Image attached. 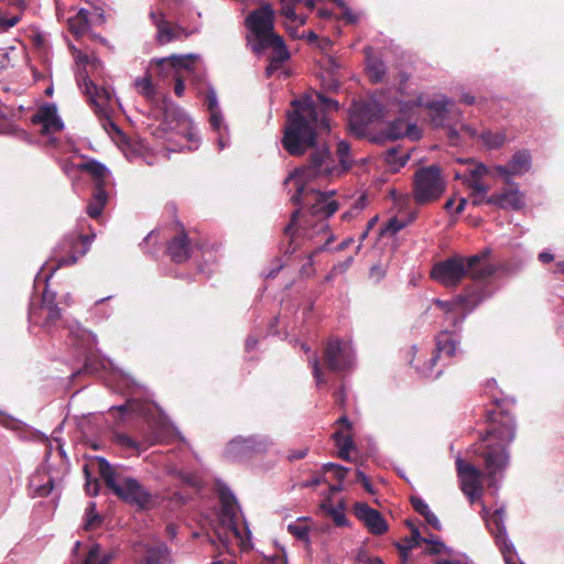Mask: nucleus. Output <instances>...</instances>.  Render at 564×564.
<instances>
[{"label": "nucleus", "mask_w": 564, "mask_h": 564, "mask_svg": "<svg viewBox=\"0 0 564 564\" xmlns=\"http://www.w3.org/2000/svg\"><path fill=\"white\" fill-rule=\"evenodd\" d=\"M291 107L286 113L282 145L292 156H302L310 149L313 151L306 162L285 178L284 185L310 184L316 180L330 181L339 176L340 169L329 148H316L317 133L330 131L328 115L338 111V101L316 91L314 96L293 100Z\"/></svg>", "instance_id": "f257e3e1"}, {"label": "nucleus", "mask_w": 564, "mask_h": 564, "mask_svg": "<svg viewBox=\"0 0 564 564\" xmlns=\"http://www.w3.org/2000/svg\"><path fill=\"white\" fill-rule=\"evenodd\" d=\"M486 417L491 426L474 444V453L481 460L482 469L460 457L455 460L459 488L471 505L484 496V479H487L489 489L497 491L498 482L509 465L507 446L516 436L514 420L509 412L487 411Z\"/></svg>", "instance_id": "f03ea898"}, {"label": "nucleus", "mask_w": 564, "mask_h": 564, "mask_svg": "<svg viewBox=\"0 0 564 564\" xmlns=\"http://www.w3.org/2000/svg\"><path fill=\"white\" fill-rule=\"evenodd\" d=\"M335 191L321 192L310 184L295 185L291 202L301 208L292 213L290 223L284 228V235L289 238L285 253H294L305 240L314 241L316 247L308 252V258L312 259L333 241L327 219L339 209V204L333 199Z\"/></svg>", "instance_id": "7ed1b4c3"}, {"label": "nucleus", "mask_w": 564, "mask_h": 564, "mask_svg": "<svg viewBox=\"0 0 564 564\" xmlns=\"http://www.w3.org/2000/svg\"><path fill=\"white\" fill-rule=\"evenodd\" d=\"M100 478L106 487L121 501L148 510L152 506V494L135 478L126 474L122 465H111L104 457H96Z\"/></svg>", "instance_id": "20e7f679"}, {"label": "nucleus", "mask_w": 564, "mask_h": 564, "mask_svg": "<svg viewBox=\"0 0 564 564\" xmlns=\"http://www.w3.org/2000/svg\"><path fill=\"white\" fill-rule=\"evenodd\" d=\"M245 26L250 32L247 36L251 51L262 47L269 40L278 35L274 31V11L269 3L252 10L245 19Z\"/></svg>", "instance_id": "39448f33"}, {"label": "nucleus", "mask_w": 564, "mask_h": 564, "mask_svg": "<svg viewBox=\"0 0 564 564\" xmlns=\"http://www.w3.org/2000/svg\"><path fill=\"white\" fill-rule=\"evenodd\" d=\"M445 191V181L437 165L419 169L413 176L412 195L419 205L437 200Z\"/></svg>", "instance_id": "423d86ee"}, {"label": "nucleus", "mask_w": 564, "mask_h": 564, "mask_svg": "<svg viewBox=\"0 0 564 564\" xmlns=\"http://www.w3.org/2000/svg\"><path fill=\"white\" fill-rule=\"evenodd\" d=\"M406 109L414 107H424L430 123L434 128H445L448 122L459 121L463 117L462 111L455 106V102L445 96L425 100L423 95H419L414 100L405 104Z\"/></svg>", "instance_id": "0eeeda50"}, {"label": "nucleus", "mask_w": 564, "mask_h": 564, "mask_svg": "<svg viewBox=\"0 0 564 564\" xmlns=\"http://www.w3.org/2000/svg\"><path fill=\"white\" fill-rule=\"evenodd\" d=\"M95 238V235L83 234H68L66 235L55 251V265H52L51 271L72 265L78 261L79 258L85 256Z\"/></svg>", "instance_id": "6e6552de"}, {"label": "nucleus", "mask_w": 564, "mask_h": 564, "mask_svg": "<svg viewBox=\"0 0 564 564\" xmlns=\"http://www.w3.org/2000/svg\"><path fill=\"white\" fill-rule=\"evenodd\" d=\"M466 276L465 258L458 254L434 263L431 269V278L445 288L458 286Z\"/></svg>", "instance_id": "1a4fd4ad"}, {"label": "nucleus", "mask_w": 564, "mask_h": 564, "mask_svg": "<svg viewBox=\"0 0 564 564\" xmlns=\"http://www.w3.org/2000/svg\"><path fill=\"white\" fill-rule=\"evenodd\" d=\"M154 64L162 72L167 67L171 68L174 76L185 77L195 83L200 80V75L198 74L199 56L196 54L171 55L156 59Z\"/></svg>", "instance_id": "9d476101"}, {"label": "nucleus", "mask_w": 564, "mask_h": 564, "mask_svg": "<svg viewBox=\"0 0 564 564\" xmlns=\"http://www.w3.org/2000/svg\"><path fill=\"white\" fill-rule=\"evenodd\" d=\"M323 359L329 370L339 372L349 368L351 356L349 347L339 338H330L323 351Z\"/></svg>", "instance_id": "9b49d317"}, {"label": "nucleus", "mask_w": 564, "mask_h": 564, "mask_svg": "<svg viewBox=\"0 0 564 564\" xmlns=\"http://www.w3.org/2000/svg\"><path fill=\"white\" fill-rule=\"evenodd\" d=\"M176 234L167 241L166 253L175 263H184L191 258V242L184 225L181 221L175 223Z\"/></svg>", "instance_id": "f8f14e48"}, {"label": "nucleus", "mask_w": 564, "mask_h": 564, "mask_svg": "<svg viewBox=\"0 0 564 564\" xmlns=\"http://www.w3.org/2000/svg\"><path fill=\"white\" fill-rule=\"evenodd\" d=\"M354 513L373 535H382L389 529L383 516L365 502H357L354 506Z\"/></svg>", "instance_id": "ddd939ff"}, {"label": "nucleus", "mask_w": 564, "mask_h": 564, "mask_svg": "<svg viewBox=\"0 0 564 564\" xmlns=\"http://www.w3.org/2000/svg\"><path fill=\"white\" fill-rule=\"evenodd\" d=\"M490 294L487 290V284L471 283L464 289L462 294L456 296V303H458L462 314H468L489 297Z\"/></svg>", "instance_id": "4468645a"}, {"label": "nucleus", "mask_w": 564, "mask_h": 564, "mask_svg": "<svg viewBox=\"0 0 564 564\" xmlns=\"http://www.w3.org/2000/svg\"><path fill=\"white\" fill-rule=\"evenodd\" d=\"M31 122L42 126L41 132L43 134L59 132L64 128L63 121L57 116V109L54 104L41 106L31 117Z\"/></svg>", "instance_id": "2eb2a0df"}, {"label": "nucleus", "mask_w": 564, "mask_h": 564, "mask_svg": "<svg viewBox=\"0 0 564 564\" xmlns=\"http://www.w3.org/2000/svg\"><path fill=\"white\" fill-rule=\"evenodd\" d=\"M219 499L221 505L223 524L234 534L235 538H240L237 523V500L234 494L229 490H221Z\"/></svg>", "instance_id": "dca6fc26"}, {"label": "nucleus", "mask_w": 564, "mask_h": 564, "mask_svg": "<svg viewBox=\"0 0 564 564\" xmlns=\"http://www.w3.org/2000/svg\"><path fill=\"white\" fill-rule=\"evenodd\" d=\"M486 204L502 209H521L524 206L523 194L518 187L505 188L501 193L492 194L486 199Z\"/></svg>", "instance_id": "f3484780"}, {"label": "nucleus", "mask_w": 564, "mask_h": 564, "mask_svg": "<svg viewBox=\"0 0 564 564\" xmlns=\"http://www.w3.org/2000/svg\"><path fill=\"white\" fill-rule=\"evenodd\" d=\"M150 17L156 26V40L161 45L182 37L183 29L167 21L163 13L151 12Z\"/></svg>", "instance_id": "a211bd4d"}, {"label": "nucleus", "mask_w": 564, "mask_h": 564, "mask_svg": "<svg viewBox=\"0 0 564 564\" xmlns=\"http://www.w3.org/2000/svg\"><path fill=\"white\" fill-rule=\"evenodd\" d=\"M505 510L502 508L497 509L491 514L490 519L487 520L488 527H490L491 533L495 535L497 543L500 545V550L505 556L506 562H509L511 546L506 541V528L503 525Z\"/></svg>", "instance_id": "6ab92c4d"}, {"label": "nucleus", "mask_w": 564, "mask_h": 564, "mask_svg": "<svg viewBox=\"0 0 564 564\" xmlns=\"http://www.w3.org/2000/svg\"><path fill=\"white\" fill-rule=\"evenodd\" d=\"M268 447L265 440L257 437L235 438L230 442L229 448L236 455H250L253 453H263Z\"/></svg>", "instance_id": "aec40b11"}, {"label": "nucleus", "mask_w": 564, "mask_h": 564, "mask_svg": "<svg viewBox=\"0 0 564 564\" xmlns=\"http://www.w3.org/2000/svg\"><path fill=\"white\" fill-rule=\"evenodd\" d=\"M456 335L452 332L443 330L436 336V354L430 359V368L432 369L438 359L440 354H444L447 357L455 356L457 348Z\"/></svg>", "instance_id": "412c9836"}, {"label": "nucleus", "mask_w": 564, "mask_h": 564, "mask_svg": "<svg viewBox=\"0 0 564 564\" xmlns=\"http://www.w3.org/2000/svg\"><path fill=\"white\" fill-rule=\"evenodd\" d=\"M272 48V54L269 59L282 65L284 62L289 61L291 54L285 45V42L281 35H276L273 39L269 40L262 47H258V50L252 51L253 53L261 54L265 50Z\"/></svg>", "instance_id": "4be33fe9"}, {"label": "nucleus", "mask_w": 564, "mask_h": 564, "mask_svg": "<svg viewBox=\"0 0 564 564\" xmlns=\"http://www.w3.org/2000/svg\"><path fill=\"white\" fill-rule=\"evenodd\" d=\"M422 541H426V538L421 535L417 527H413L412 536L405 538L404 543L395 542L394 546L399 551L400 554V564H406L409 560V553L414 547H417L422 544Z\"/></svg>", "instance_id": "5701e85b"}, {"label": "nucleus", "mask_w": 564, "mask_h": 564, "mask_svg": "<svg viewBox=\"0 0 564 564\" xmlns=\"http://www.w3.org/2000/svg\"><path fill=\"white\" fill-rule=\"evenodd\" d=\"M410 502L413 509L422 517H424L429 525H431L434 530H442L441 521L436 514L430 510L429 505L422 498L412 496L410 498Z\"/></svg>", "instance_id": "b1692460"}, {"label": "nucleus", "mask_w": 564, "mask_h": 564, "mask_svg": "<svg viewBox=\"0 0 564 564\" xmlns=\"http://www.w3.org/2000/svg\"><path fill=\"white\" fill-rule=\"evenodd\" d=\"M508 163L513 175H522L531 169V154L528 150H519Z\"/></svg>", "instance_id": "393cba45"}, {"label": "nucleus", "mask_w": 564, "mask_h": 564, "mask_svg": "<svg viewBox=\"0 0 564 564\" xmlns=\"http://www.w3.org/2000/svg\"><path fill=\"white\" fill-rule=\"evenodd\" d=\"M24 9L25 3L22 0L10 4L7 11L2 13V31L14 26L21 20Z\"/></svg>", "instance_id": "a878e982"}, {"label": "nucleus", "mask_w": 564, "mask_h": 564, "mask_svg": "<svg viewBox=\"0 0 564 564\" xmlns=\"http://www.w3.org/2000/svg\"><path fill=\"white\" fill-rule=\"evenodd\" d=\"M78 170L87 172L94 178L95 184L106 183L108 171L104 164L96 160H89L87 162L80 163L78 165Z\"/></svg>", "instance_id": "bb28decb"}, {"label": "nucleus", "mask_w": 564, "mask_h": 564, "mask_svg": "<svg viewBox=\"0 0 564 564\" xmlns=\"http://www.w3.org/2000/svg\"><path fill=\"white\" fill-rule=\"evenodd\" d=\"M88 10L80 9L75 17L68 19V29L75 36H80L88 31Z\"/></svg>", "instance_id": "cd10ccee"}, {"label": "nucleus", "mask_w": 564, "mask_h": 564, "mask_svg": "<svg viewBox=\"0 0 564 564\" xmlns=\"http://www.w3.org/2000/svg\"><path fill=\"white\" fill-rule=\"evenodd\" d=\"M51 273H53L51 271ZM52 274H50L45 281L50 279ZM42 310L47 311L46 317H59L62 314V308L56 303V294L48 290L47 284L45 285V289L43 291L42 295Z\"/></svg>", "instance_id": "c85d7f7f"}, {"label": "nucleus", "mask_w": 564, "mask_h": 564, "mask_svg": "<svg viewBox=\"0 0 564 564\" xmlns=\"http://www.w3.org/2000/svg\"><path fill=\"white\" fill-rule=\"evenodd\" d=\"M411 127L406 121L398 118L387 126L384 134L389 140H398L408 135Z\"/></svg>", "instance_id": "c756f323"}, {"label": "nucleus", "mask_w": 564, "mask_h": 564, "mask_svg": "<svg viewBox=\"0 0 564 564\" xmlns=\"http://www.w3.org/2000/svg\"><path fill=\"white\" fill-rule=\"evenodd\" d=\"M135 87L138 91L149 101H154L156 99V88L152 83L151 76L145 74L141 78L135 79Z\"/></svg>", "instance_id": "7c9ffc66"}, {"label": "nucleus", "mask_w": 564, "mask_h": 564, "mask_svg": "<svg viewBox=\"0 0 564 564\" xmlns=\"http://www.w3.org/2000/svg\"><path fill=\"white\" fill-rule=\"evenodd\" d=\"M367 74L373 84L382 83L386 77V66L381 59L371 58L367 64Z\"/></svg>", "instance_id": "2f4dec72"}, {"label": "nucleus", "mask_w": 564, "mask_h": 564, "mask_svg": "<svg viewBox=\"0 0 564 564\" xmlns=\"http://www.w3.org/2000/svg\"><path fill=\"white\" fill-rule=\"evenodd\" d=\"M167 553V546L164 544H160L158 546H150L145 550L143 561L145 564H162Z\"/></svg>", "instance_id": "473e14b6"}, {"label": "nucleus", "mask_w": 564, "mask_h": 564, "mask_svg": "<svg viewBox=\"0 0 564 564\" xmlns=\"http://www.w3.org/2000/svg\"><path fill=\"white\" fill-rule=\"evenodd\" d=\"M336 154L339 159L338 169H340V175L345 173L350 166V144L347 141H339L337 143Z\"/></svg>", "instance_id": "72a5a7b5"}, {"label": "nucleus", "mask_w": 564, "mask_h": 564, "mask_svg": "<svg viewBox=\"0 0 564 564\" xmlns=\"http://www.w3.org/2000/svg\"><path fill=\"white\" fill-rule=\"evenodd\" d=\"M481 139L488 149H499L505 144L507 135L505 132L487 130L481 133Z\"/></svg>", "instance_id": "f704fd0d"}, {"label": "nucleus", "mask_w": 564, "mask_h": 564, "mask_svg": "<svg viewBox=\"0 0 564 564\" xmlns=\"http://www.w3.org/2000/svg\"><path fill=\"white\" fill-rule=\"evenodd\" d=\"M288 532L297 540L302 541L306 547L311 545V539L308 535L310 529L306 524L300 522V520L294 523H290L288 525Z\"/></svg>", "instance_id": "c9c22d12"}, {"label": "nucleus", "mask_w": 564, "mask_h": 564, "mask_svg": "<svg viewBox=\"0 0 564 564\" xmlns=\"http://www.w3.org/2000/svg\"><path fill=\"white\" fill-rule=\"evenodd\" d=\"M96 502H89L85 512L84 529L86 531L94 530L102 523V518L96 511Z\"/></svg>", "instance_id": "e433bc0d"}, {"label": "nucleus", "mask_w": 564, "mask_h": 564, "mask_svg": "<svg viewBox=\"0 0 564 564\" xmlns=\"http://www.w3.org/2000/svg\"><path fill=\"white\" fill-rule=\"evenodd\" d=\"M495 273L496 267L490 263H486L474 270L469 278L473 280V283L485 284V281L491 278Z\"/></svg>", "instance_id": "4c0bfd02"}, {"label": "nucleus", "mask_w": 564, "mask_h": 564, "mask_svg": "<svg viewBox=\"0 0 564 564\" xmlns=\"http://www.w3.org/2000/svg\"><path fill=\"white\" fill-rule=\"evenodd\" d=\"M384 160L389 165H393L398 169L406 164L409 161V154H399V150L397 148H391L386 152Z\"/></svg>", "instance_id": "58836bf2"}, {"label": "nucleus", "mask_w": 564, "mask_h": 564, "mask_svg": "<svg viewBox=\"0 0 564 564\" xmlns=\"http://www.w3.org/2000/svg\"><path fill=\"white\" fill-rule=\"evenodd\" d=\"M422 543L427 544L425 553L430 555H438L441 553H449L451 551L441 540H434L433 538H426V541Z\"/></svg>", "instance_id": "ea45409f"}, {"label": "nucleus", "mask_w": 564, "mask_h": 564, "mask_svg": "<svg viewBox=\"0 0 564 564\" xmlns=\"http://www.w3.org/2000/svg\"><path fill=\"white\" fill-rule=\"evenodd\" d=\"M84 473L86 476L85 490L89 496H97L99 492V481L97 478L91 479L88 465L84 466Z\"/></svg>", "instance_id": "a19ab883"}, {"label": "nucleus", "mask_w": 564, "mask_h": 564, "mask_svg": "<svg viewBox=\"0 0 564 564\" xmlns=\"http://www.w3.org/2000/svg\"><path fill=\"white\" fill-rule=\"evenodd\" d=\"M281 2V14L292 22H296L297 14L295 13L294 2L290 0H280Z\"/></svg>", "instance_id": "79ce46f5"}, {"label": "nucleus", "mask_w": 564, "mask_h": 564, "mask_svg": "<svg viewBox=\"0 0 564 564\" xmlns=\"http://www.w3.org/2000/svg\"><path fill=\"white\" fill-rule=\"evenodd\" d=\"M323 471H333L335 477L339 480V482H341L346 477L347 473L349 471V469L341 465L328 463L323 466Z\"/></svg>", "instance_id": "37998d69"}, {"label": "nucleus", "mask_w": 564, "mask_h": 564, "mask_svg": "<svg viewBox=\"0 0 564 564\" xmlns=\"http://www.w3.org/2000/svg\"><path fill=\"white\" fill-rule=\"evenodd\" d=\"M327 513L330 516L336 527H346L348 524V520L341 510L330 506L327 508Z\"/></svg>", "instance_id": "c03bdc74"}, {"label": "nucleus", "mask_w": 564, "mask_h": 564, "mask_svg": "<svg viewBox=\"0 0 564 564\" xmlns=\"http://www.w3.org/2000/svg\"><path fill=\"white\" fill-rule=\"evenodd\" d=\"M91 200L97 202L106 206L108 202V194L106 192V183L95 184Z\"/></svg>", "instance_id": "a18cd8bd"}, {"label": "nucleus", "mask_w": 564, "mask_h": 564, "mask_svg": "<svg viewBox=\"0 0 564 564\" xmlns=\"http://www.w3.org/2000/svg\"><path fill=\"white\" fill-rule=\"evenodd\" d=\"M84 93L88 96L90 104L98 106L96 96H100L99 88L90 79H85Z\"/></svg>", "instance_id": "49530a36"}, {"label": "nucleus", "mask_w": 564, "mask_h": 564, "mask_svg": "<svg viewBox=\"0 0 564 564\" xmlns=\"http://www.w3.org/2000/svg\"><path fill=\"white\" fill-rule=\"evenodd\" d=\"M485 252L482 254H474L465 258V265L467 269V276L471 275V272L479 267L481 259L485 257Z\"/></svg>", "instance_id": "de8ad7c7"}, {"label": "nucleus", "mask_w": 564, "mask_h": 564, "mask_svg": "<svg viewBox=\"0 0 564 564\" xmlns=\"http://www.w3.org/2000/svg\"><path fill=\"white\" fill-rule=\"evenodd\" d=\"M435 305L443 310L445 313H460L456 297L453 301L436 300Z\"/></svg>", "instance_id": "09e8293b"}, {"label": "nucleus", "mask_w": 564, "mask_h": 564, "mask_svg": "<svg viewBox=\"0 0 564 564\" xmlns=\"http://www.w3.org/2000/svg\"><path fill=\"white\" fill-rule=\"evenodd\" d=\"M404 227V224L397 218H392L388 221L386 227L381 229V235L390 234L395 235L398 231H400Z\"/></svg>", "instance_id": "8fccbe9b"}, {"label": "nucleus", "mask_w": 564, "mask_h": 564, "mask_svg": "<svg viewBox=\"0 0 564 564\" xmlns=\"http://www.w3.org/2000/svg\"><path fill=\"white\" fill-rule=\"evenodd\" d=\"M104 208H105V205H102L100 203L98 204L97 202H94V200H90L87 205L86 210H87V214L91 218L96 219L102 214Z\"/></svg>", "instance_id": "3c124183"}, {"label": "nucleus", "mask_w": 564, "mask_h": 564, "mask_svg": "<svg viewBox=\"0 0 564 564\" xmlns=\"http://www.w3.org/2000/svg\"><path fill=\"white\" fill-rule=\"evenodd\" d=\"M116 441L121 446H124L128 448H137L138 447V443L134 440H132L130 436L122 434V433L116 435Z\"/></svg>", "instance_id": "603ef678"}, {"label": "nucleus", "mask_w": 564, "mask_h": 564, "mask_svg": "<svg viewBox=\"0 0 564 564\" xmlns=\"http://www.w3.org/2000/svg\"><path fill=\"white\" fill-rule=\"evenodd\" d=\"M354 440H347L346 443L343 446L338 447V457L344 460H349V453L354 448Z\"/></svg>", "instance_id": "864d4df0"}, {"label": "nucleus", "mask_w": 564, "mask_h": 564, "mask_svg": "<svg viewBox=\"0 0 564 564\" xmlns=\"http://www.w3.org/2000/svg\"><path fill=\"white\" fill-rule=\"evenodd\" d=\"M312 368H313V377L314 379L316 380V383L319 386V384H323V383H326V380L324 379V376H323V372H322V369L319 367V361L317 358H315L312 362Z\"/></svg>", "instance_id": "5fc2aeb1"}, {"label": "nucleus", "mask_w": 564, "mask_h": 564, "mask_svg": "<svg viewBox=\"0 0 564 564\" xmlns=\"http://www.w3.org/2000/svg\"><path fill=\"white\" fill-rule=\"evenodd\" d=\"M205 104L209 112L218 110L217 97L214 90L207 93Z\"/></svg>", "instance_id": "6e6d98bb"}, {"label": "nucleus", "mask_w": 564, "mask_h": 564, "mask_svg": "<svg viewBox=\"0 0 564 564\" xmlns=\"http://www.w3.org/2000/svg\"><path fill=\"white\" fill-rule=\"evenodd\" d=\"M53 490V480L48 479L44 485L35 488V492L40 497L48 496Z\"/></svg>", "instance_id": "4d7b16f0"}, {"label": "nucleus", "mask_w": 564, "mask_h": 564, "mask_svg": "<svg viewBox=\"0 0 564 564\" xmlns=\"http://www.w3.org/2000/svg\"><path fill=\"white\" fill-rule=\"evenodd\" d=\"M185 77H177V76H174V94L177 96V97H183L184 95V91H185Z\"/></svg>", "instance_id": "13d9d810"}, {"label": "nucleus", "mask_w": 564, "mask_h": 564, "mask_svg": "<svg viewBox=\"0 0 564 564\" xmlns=\"http://www.w3.org/2000/svg\"><path fill=\"white\" fill-rule=\"evenodd\" d=\"M362 208H364V197H360L352 209H350L341 215V219L350 220L355 216V212H358Z\"/></svg>", "instance_id": "bf43d9fd"}, {"label": "nucleus", "mask_w": 564, "mask_h": 564, "mask_svg": "<svg viewBox=\"0 0 564 564\" xmlns=\"http://www.w3.org/2000/svg\"><path fill=\"white\" fill-rule=\"evenodd\" d=\"M332 437L335 441L336 446H343V447L347 440H352L351 435L344 434L341 431L335 432Z\"/></svg>", "instance_id": "052dcab7"}, {"label": "nucleus", "mask_w": 564, "mask_h": 564, "mask_svg": "<svg viewBox=\"0 0 564 564\" xmlns=\"http://www.w3.org/2000/svg\"><path fill=\"white\" fill-rule=\"evenodd\" d=\"M445 128H447V138H448L451 144L458 145V143H459L458 131L456 129H454L453 127H451V122H448V126H446Z\"/></svg>", "instance_id": "680f3d73"}, {"label": "nucleus", "mask_w": 564, "mask_h": 564, "mask_svg": "<svg viewBox=\"0 0 564 564\" xmlns=\"http://www.w3.org/2000/svg\"><path fill=\"white\" fill-rule=\"evenodd\" d=\"M209 123L214 130H219L221 126V116L219 110L212 111L209 117Z\"/></svg>", "instance_id": "e2e57ef3"}, {"label": "nucleus", "mask_w": 564, "mask_h": 564, "mask_svg": "<svg viewBox=\"0 0 564 564\" xmlns=\"http://www.w3.org/2000/svg\"><path fill=\"white\" fill-rule=\"evenodd\" d=\"M495 170L496 172L499 174V175H502L506 177V183L509 184L510 183V180L509 177L510 176H513V173H511V169H510V165L509 163L507 165H497L495 166Z\"/></svg>", "instance_id": "0e129e2a"}, {"label": "nucleus", "mask_w": 564, "mask_h": 564, "mask_svg": "<svg viewBox=\"0 0 564 564\" xmlns=\"http://www.w3.org/2000/svg\"><path fill=\"white\" fill-rule=\"evenodd\" d=\"M215 534L217 535L220 546H223L226 552H229L230 539L228 533H221L219 530H216Z\"/></svg>", "instance_id": "69168bd1"}, {"label": "nucleus", "mask_w": 564, "mask_h": 564, "mask_svg": "<svg viewBox=\"0 0 564 564\" xmlns=\"http://www.w3.org/2000/svg\"><path fill=\"white\" fill-rule=\"evenodd\" d=\"M324 474L325 473H323L322 475L314 476L312 479L303 482L302 487L307 488V487H317V486H319L321 484L326 481L325 477H324Z\"/></svg>", "instance_id": "338daca9"}, {"label": "nucleus", "mask_w": 564, "mask_h": 564, "mask_svg": "<svg viewBox=\"0 0 564 564\" xmlns=\"http://www.w3.org/2000/svg\"><path fill=\"white\" fill-rule=\"evenodd\" d=\"M470 188L473 191L471 196L486 195L488 191V187L479 182H474Z\"/></svg>", "instance_id": "774afa93"}]
</instances>
